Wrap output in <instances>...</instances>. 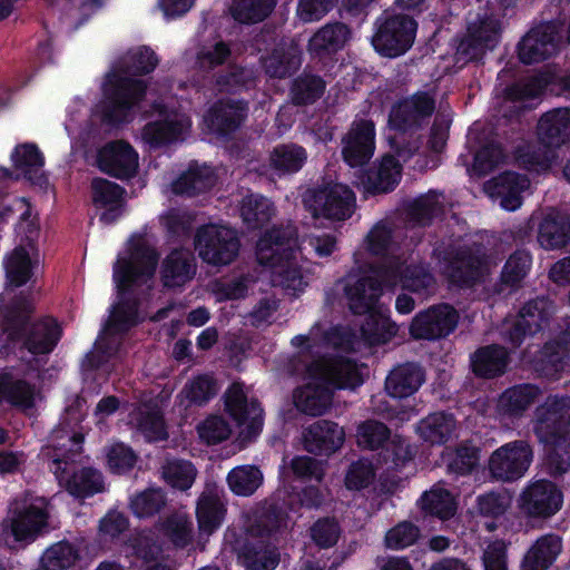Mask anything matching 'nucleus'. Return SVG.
I'll use <instances>...</instances> for the list:
<instances>
[{
	"instance_id": "f257e3e1",
	"label": "nucleus",
	"mask_w": 570,
	"mask_h": 570,
	"mask_svg": "<svg viewBox=\"0 0 570 570\" xmlns=\"http://www.w3.org/2000/svg\"><path fill=\"white\" fill-rule=\"evenodd\" d=\"M158 60L155 53L146 48L129 51L108 75L105 95L108 104L102 110V119L110 124L127 120L128 111L144 96L146 86L142 80L131 79L130 75L148 73L155 69Z\"/></svg>"
},
{
	"instance_id": "f03ea898",
	"label": "nucleus",
	"mask_w": 570,
	"mask_h": 570,
	"mask_svg": "<svg viewBox=\"0 0 570 570\" xmlns=\"http://www.w3.org/2000/svg\"><path fill=\"white\" fill-rule=\"evenodd\" d=\"M380 272L381 266L372 268L368 274L355 281L348 276L344 288L348 307L354 314L370 313V320L362 325V331L374 342L383 340L381 328L386 325V320L373 313L382 294V283L384 284Z\"/></svg>"
},
{
	"instance_id": "7ed1b4c3",
	"label": "nucleus",
	"mask_w": 570,
	"mask_h": 570,
	"mask_svg": "<svg viewBox=\"0 0 570 570\" xmlns=\"http://www.w3.org/2000/svg\"><path fill=\"white\" fill-rule=\"evenodd\" d=\"M158 258V253L147 238L134 235L128 240L126 253L114 266V279L118 291L122 293L151 278L156 272Z\"/></svg>"
},
{
	"instance_id": "20e7f679",
	"label": "nucleus",
	"mask_w": 570,
	"mask_h": 570,
	"mask_svg": "<svg viewBox=\"0 0 570 570\" xmlns=\"http://www.w3.org/2000/svg\"><path fill=\"white\" fill-rule=\"evenodd\" d=\"M194 248L207 265H230L238 256L240 240L235 229L220 224H205L196 229Z\"/></svg>"
},
{
	"instance_id": "39448f33",
	"label": "nucleus",
	"mask_w": 570,
	"mask_h": 570,
	"mask_svg": "<svg viewBox=\"0 0 570 570\" xmlns=\"http://www.w3.org/2000/svg\"><path fill=\"white\" fill-rule=\"evenodd\" d=\"M303 202L313 218L332 222H344L351 218L356 208L354 191L338 183H328L308 189Z\"/></svg>"
},
{
	"instance_id": "423d86ee",
	"label": "nucleus",
	"mask_w": 570,
	"mask_h": 570,
	"mask_svg": "<svg viewBox=\"0 0 570 570\" xmlns=\"http://www.w3.org/2000/svg\"><path fill=\"white\" fill-rule=\"evenodd\" d=\"M49 517L48 504L43 500L26 504V500L16 499L2 529L16 541L29 543L48 528Z\"/></svg>"
},
{
	"instance_id": "0eeeda50",
	"label": "nucleus",
	"mask_w": 570,
	"mask_h": 570,
	"mask_svg": "<svg viewBox=\"0 0 570 570\" xmlns=\"http://www.w3.org/2000/svg\"><path fill=\"white\" fill-rule=\"evenodd\" d=\"M85 413L86 400L77 395L66 407L62 428L53 431L51 443L45 452V455L52 459L55 463L67 462L80 452L83 434L77 432L75 428L81 422Z\"/></svg>"
},
{
	"instance_id": "6e6552de",
	"label": "nucleus",
	"mask_w": 570,
	"mask_h": 570,
	"mask_svg": "<svg viewBox=\"0 0 570 570\" xmlns=\"http://www.w3.org/2000/svg\"><path fill=\"white\" fill-rule=\"evenodd\" d=\"M533 456V448L529 441L514 440L493 451L489 459V471L499 481H515L529 470Z\"/></svg>"
},
{
	"instance_id": "1a4fd4ad",
	"label": "nucleus",
	"mask_w": 570,
	"mask_h": 570,
	"mask_svg": "<svg viewBox=\"0 0 570 570\" xmlns=\"http://www.w3.org/2000/svg\"><path fill=\"white\" fill-rule=\"evenodd\" d=\"M380 275L385 286L402 284L414 293L430 294L436 288V279L423 263H406L400 257H390L381 265Z\"/></svg>"
},
{
	"instance_id": "9d476101",
	"label": "nucleus",
	"mask_w": 570,
	"mask_h": 570,
	"mask_svg": "<svg viewBox=\"0 0 570 570\" xmlns=\"http://www.w3.org/2000/svg\"><path fill=\"white\" fill-rule=\"evenodd\" d=\"M443 272L451 283L472 287L489 273L487 255L480 245L459 248L450 255Z\"/></svg>"
},
{
	"instance_id": "9b49d317",
	"label": "nucleus",
	"mask_w": 570,
	"mask_h": 570,
	"mask_svg": "<svg viewBox=\"0 0 570 570\" xmlns=\"http://www.w3.org/2000/svg\"><path fill=\"white\" fill-rule=\"evenodd\" d=\"M533 432L538 440L570 435V397L549 395L534 411Z\"/></svg>"
},
{
	"instance_id": "f8f14e48",
	"label": "nucleus",
	"mask_w": 570,
	"mask_h": 570,
	"mask_svg": "<svg viewBox=\"0 0 570 570\" xmlns=\"http://www.w3.org/2000/svg\"><path fill=\"white\" fill-rule=\"evenodd\" d=\"M415 21L405 14L386 18L373 37V46L386 57H397L407 51L414 42Z\"/></svg>"
},
{
	"instance_id": "ddd939ff",
	"label": "nucleus",
	"mask_w": 570,
	"mask_h": 570,
	"mask_svg": "<svg viewBox=\"0 0 570 570\" xmlns=\"http://www.w3.org/2000/svg\"><path fill=\"white\" fill-rule=\"evenodd\" d=\"M296 240L297 229L291 224L267 230L256 246L258 264L272 272L284 261L293 259L296 257Z\"/></svg>"
},
{
	"instance_id": "4468645a",
	"label": "nucleus",
	"mask_w": 570,
	"mask_h": 570,
	"mask_svg": "<svg viewBox=\"0 0 570 570\" xmlns=\"http://www.w3.org/2000/svg\"><path fill=\"white\" fill-rule=\"evenodd\" d=\"M500 32V21L492 13L479 16L469 23L466 36L460 41L456 55L465 60L481 58L495 47Z\"/></svg>"
},
{
	"instance_id": "2eb2a0df",
	"label": "nucleus",
	"mask_w": 570,
	"mask_h": 570,
	"mask_svg": "<svg viewBox=\"0 0 570 570\" xmlns=\"http://www.w3.org/2000/svg\"><path fill=\"white\" fill-rule=\"evenodd\" d=\"M313 379H318L335 389L354 390L363 383V375L355 362L346 357L322 356L305 366Z\"/></svg>"
},
{
	"instance_id": "dca6fc26",
	"label": "nucleus",
	"mask_w": 570,
	"mask_h": 570,
	"mask_svg": "<svg viewBox=\"0 0 570 570\" xmlns=\"http://www.w3.org/2000/svg\"><path fill=\"white\" fill-rule=\"evenodd\" d=\"M435 111V98L431 92L419 91L393 106L389 122L402 132L420 128Z\"/></svg>"
},
{
	"instance_id": "f3484780",
	"label": "nucleus",
	"mask_w": 570,
	"mask_h": 570,
	"mask_svg": "<svg viewBox=\"0 0 570 570\" xmlns=\"http://www.w3.org/2000/svg\"><path fill=\"white\" fill-rule=\"evenodd\" d=\"M560 38L559 28L553 22L532 28L519 43V58L530 65L543 61L557 53Z\"/></svg>"
},
{
	"instance_id": "a211bd4d",
	"label": "nucleus",
	"mask_w": 570,
	"mask_h": 570,
	"mask_svg": "<svg viewBox=\"0 0 570 570\" xmlns=\"http://www.w3.org/2000/svg\"><path fill=\"white\" fill-rule=\"evenodd\" d=\"M225 406L229 415L243 428L246 438L255 436L262 429V409L255 400H248L244 387L234 383L225 394Z\"/></svg>"
},
{
	"instance_id": "6ab92c4d",
	"label": "nucleus",
	"mask_w": 570,
	"mask_h": 570,
	"mask_svg": "<svg viewBox=\"0 0 570 570\" xmlns=\"http://www.w3.org/2000/svg\"><path fill=\"white\" fill-rule=\"evenodd\" d=\"M456 324V311L449 305H439L416 315L410 331L415 338L436 340L449 335Z\"/></svg>"
},
{
	"instance_id": "aec40b11",
	"label": "nucleus",
	"mask_w": 570,
	"mask_h": 570,
	"mask_svg": "<svg viewBox=\"0 0 570 570\" xmlns=\"http://www.w3.org/2000/svg\"><path fill=\"white\" fill-rule=\"evenodd\" d=\"M374 124L361 119L354 121L342 139V155L351 167L363 166L373 156L375 148Z\"/></svg>"
},
{
	"instance_id": "412c9836",
	"label": "nucleus",
	"mask_w": 570,
	"mask_h": 570,
	"mask_svg": "<svg viewBox=\"0 0 570 570\" xmlns=\"http://www.w3.org/2000/svg\"><path fill=\"white\" fill-rule=\"evenodd\" d=\"M356 336L347 328L333 327L325 330L321 324H315L307 335H297L292 340V344L307 352L334 348L342 352L355 350Z\"/></svg>"
},
{
	"instance_id": "4be33fe9",
	"label": "nucleus",
	"mask_w": 570,
	"mask_h": 570,
	"mask_svg": "<svg viewBox=\"0 0 570 570\" xmlns=\"http://www.w3.org/2000/svg\"><path fill=\"white\" fill-rule=\"evenodd\" d=\"M561 503V492L552 482L544 480L530 484L520 495V509L530 517H551Z\"/></svg>"
},
{
	"instance_id": "5701e85b",
	"label": "nucleus",
	"mask_w": 570,
	"mask_h": 570,
	"mask_svg": "<svg viewBox=\"0 0 570 570\" xmlns=\"http://www.w3.org/2000/svg\"><path fill=\"white\" fill-rule=\"evenodd\" d=\"M99 168L117 178H130L138 169V155L124 140H116L104 146L98 153Z\"/></svg>"
},
{
	"instance_id": "b1692460",
	"label": "nucleus",
	"mask_w": 570,
	"mask_h": 570,
	"mask_svg": "<svg viewBox=\"0 0 570 570\" xmlns=\"http://www.w3.org/2000/svg\"><path fill=\"white\" fill-rule=\"evenodd\" d=\"M226 513L223 490L216 483H207L196 504L199 535L209 537L222 524Z\"/></svg>"
},
{
	"instance_id": "393cba45",
	"label": "nucleus",
	"mask_w": 570,
	"mask_h": 570,
	"mask_svg": "<svg viewBox=\"0 0 570 570\" xmlns=\"http://www.w3.org/2000/svg\"><path fill=\"white\" fill-rule=\"evenodd\" d=\"M530 186L524 175L503 173L483 184V190L492 199L499 200L502 208L515 210L522 204L521 194Z\"/></svg>"
},
{
	"instance_id": "a878e982",
	"label": "nucleus",
	"mask_w": 570,
	"mask_h": 570,
	"mask_svg": "<svg viewBox=\"0 0 570 570\" xmlns=\"http://www.w3.org/2000/svg\"><path fill=\"white\" fill-rule=\"evenodd\" d=\"M247 105L239 100H218L205 114L206 128L225 136L237 130L247 116Z\"/></svg>"
},
{
	"instance_id": "bb28decb",
	"label": "nucleus",
	"mask_w": 570,
	"mask_h": 570,
	"mask_svg": "<svg viewBox=\"0 0 570 570\" xmlns=\"http://www.w3.org/2000/svg\"><path fill=\"white\" fill-rule=\"evenodd\" d=\"M164 119L147 124L142 129V140L150 147H158L180 138L190 127L189 118L180 112H167L160 107Z\"/></svg>"
},
{
	"instance_id": "cd10ccee",
	"label": "nucleus",
	"mask_w": 570,
	"mask_h": 570,
	"mask_svg": "<svg viewBox=\"0 0 570 570\" xmlns=\"http://www.w3.org/2000/svg\"><path fill=\"white\" fill-rule=\"evenodd\" d=\"M305 449L315 454H332L345 441V432L337 423L320 420L311 424L303 434Z\"/></svg>"
},
{
	"instance_id": "c85d7f7f",
	"label": "nucleus",
	"mask_w": 570,
	"mask_h": 570,
	"mask_svg": "<svg viewBox=\"0 0 570 570\" xmlns=\"http://www.w3.org/2000/svg\"><path fill=\"white\" fill-rule=\"evenodd\" d=\"M296 410L308 416H322L333 405L334 389L317 382L296 387L292 394Z\"/></svg>"
},
{
	"instance_id": "c756f323",
	"label": "nucleus",
	"mask_w": 570,
	"mask_h": 570,
	"mask_svg": "<svg viewBox=\"0 0 570 570\" xmlns=\"http://www.w3.org/2000/svg\"><path fill=\"white\" fill-rule=\"evenodd\" d=\"M538 139L547 147L558 148L570 142V108H556L541 116Z\"/></svg>"
},
{
	"instance_id": "7c9ffc66",
	"label": "nucleus",
	"mask_w": 570,
	"mask_h": 570,
	"mask_svg": "<svg viewBox=\"0 0 570 570\" xmlns=\"http://www.w3.org/2000/svg\"><path fill=\"white\" fill-rule=\"evenodd\" d=\"M36 263V248L32 243L13 248L4 259L7 289L24 285L31 278Z\"/></svg>"
},
{
	"instance_id": "2f4dec72",
	"label": "nucleus",
	"mask_w": 570,
	"mask_h": 570,
	"mask_svg": "<svg viewBox=\"0 0 570 570\" xmlns=\"http://www.w3.org/2000/svg\"><path fill=\"white\" fill-rule=\"evenodd\" d=\"M197 265L188 249H175L166 256L161 265V279L167 287L183 286L196 275Z\"/></svg>"
},
{
	"instance_id": "473e14b6",
	"label": "nucleus",
	"mask_w": 570,
	"mask_h": 570,
	"mask_svg": "<svg viewBox=\"0 0 570 570\" xmlns=\"http://www.w3.org/2000/svg\"><path fill=\"white\" fill-rule=\"evenodd\" d=\"M425 374L421 366L405 363L394 367L385 380L386 393L395 399L414 394L424 382Z\"/></svg>"
},
{
	"instance_id": "72a5a7b5",
	"label": "nucleus",
	"mask_w": 570,
	"mask_h": 570,
	"mask_svg": "<svg viewBox=\"0 0 570 570\" xmlns=\"http://www.w3.org/2000/svg\"><path fill=\"white\" fill-rule=\"evenodd\" d=\"M301 49L294 40L277 45L273 51L264 58L263 67L272 78H285L295 72L301 66Z\"/></svg>"
},
{
	"instance_id": "f704fd0d",
	"label": "nucleus",
	"mask_w": 570,
	"mask_h": 570,
	"mask_svg": "<svg viewBox=\"0 0 570 570\" xmlns=\"http://www.w3.org/2000/svg\"><path fill=\"white\" fill-rule=\"evenodd\" d=\"M509 364V353L500 345H488L476 350L471 356L473 373L483 379L504 374Z\"/></svg>"
},
{
	"instance_id": "c9c22d12",
	"label": "nucleus",
	"mask_w": 570,
	"mask_h": 570,
	"mask_svg": "<svg viewBox=\"0 0 570 570\" xmlns=\"http://www.w3.org/2000/svg\"><path fill=\"white\" fill-rule=\"evenodd\" d=\"M216 175L208 166L193 165L170 185L171 191L180 196H196L213 188Z\"/></svg>"
},
{
	"instance_id": "e433bc0d",
	"label": "nucleus",
	"mask_w": 570,
	"mask_h": 570,
	"mask_svg": "<svg viewBox=\"0 0 570 570\" xmlns=\"http://www.w3.org/2000/svg\"><path fill=\"white\" fill-rule=\"evenodd\" d=\"M562 550L559 535L546 534L540 537L525 553L522 570H547L554 562Z\"/></svg>"
},
{
	"instance_id": "4c0bfd02",
	"label": "nucleus",
	"mask_w": 570,
	"mask_h": 570,
	"mask_svg": "<svg viewBox=\"0 0 570 570\" xmlns=\"http://www.w3.org/2000/svg\"><path fill=\"white\" fill-rule=\"evenodd\" d=\"M401 178V165L393 156H384L380 165L370 169L362 184L370 194H383L392 190Z\"/></svg>"
},
{
	"instance_id": "58836bf2",
	"label": "nucleus",
	"mask_w": 570,
	"mask_h": 570,
	"mask_svg": "<svg viewBox=\"0 0 570 570\" xmlns=\"http://www.w3.org/2000/svg\"><path fill=\"white\" fill-rule=\"evenodd\" d=\"M570 355L553 341L546 343L533 360L535 373L548 380H558L568 366Z\"/></svg>"
},
{
	"instance_id": "ea45409f",
	"label": "nucleus",
	"mask_w": 570,
	"mask_h": 570,
	"mask_svg": "<svg viewBox=\"0 0 570 570\" xmlns=\"http://www.w3.org/2000/svg\"><path fill=\"white\" fill-rule=\"evenodd\" d=\"M541 391L533 384H519L507 389L498 400L501 413L521 416L540 396Z\"/></svg>"
},
{
	"instance_id": "a19ab883",
	"label": "nucleus",
	"mask_w": 570,
	"mask_h": 570,
	"mask_svg": "<svg viewBox=\"0 0 570 570\" xmlns=\"http://www.w3.org/2000/svg\"><path fill=\"white\" fill-rule=\"evenodd\" d=\"M570 220L550 213L539 225L538 242L546 249H559L569 245Z\"/></svg>"
},
{
	"instance_id": "79ce46f5",
	"label": "nucleus",
	"mask_w": 570,
	"mask_h": 570,
	"mask_svg": "<svg viewBox=\"0 0 570 570\" xmlns=\"http://www.w3.org/2000/svg\"><path fill=\"white\" fill-rule=\"evenodd\" d=\"M348 36L350 30L344 23H327L309 39L308 51L315 56L335 52L346 43Z\"/></svg>"
},
{
	"instance_id": "37998d69",
	"label": "nucleus",
	"mask_w": 570,
	"mask_h": 570,
	"mask_svg": "<svg viewBox=\"0 0 570 570\" xmlns=\"http://www.w3.org/2000/svg\"><path fill=\"white\" fill-rule=\"evenodd\" d=\"M556 313V305L547 297H537L527 302L520 309L518 320L521 326L535 334L549 325Z\"/></svg>"
},
{
	"instance_id": "c03bdc74",
	"label": "nucleus",
	"mask_w": 570,
	"mask_h": 570,
	"mask_svg": "<svg viewBox=\"0 0 570 570\" xmlns=\"http://www.w3.org/2000/svg\"><path fill=\"white\" fill-rule=\"evenodd\" d=\"M12 160L17 170L32 184L42 186L46 183L43 175V157L36 145L23 144L16 148Z\"/></svg>"
},
{
	"instance_id": "a18cd8bd",
	"label": "nucleus",
	"mask_w": 570,
	"mask_h": 570,
	"mask_svg": "<svg viewBox=\"0 0 570 570\" xmlns=\"http://www.w3.org/2000/svg\"><path fill=\"white\" fill-rule=\"evenodd\" d=\"M454 429L455 420L452 415L436 412L421 420L416 431L425 442L430 444H443L450 439Z\"/></svg>"
},
{
	"instance_id": "49530a36",
	"label": "nucleus",
	"mask_w": 570,
	"mask_h": 570,
	"mask_svg": "<svg viewBox=\"0 0 570 570\" xmlns=\"http://www.w3.org/2000/svg\"><path fill=\"white\" fill-rule=\"evenodd\" d=\"M244 224L252 229L266 225L275 215L274 204L265 196L250 194L243 198L239 207Z\"/></svg>"
},
{
	"instance_id": "de8ad7c7",
	"label": "nucleus",
	"mask_w": 570,
	"mask_h": 570,
	"mask_svg": "<svg viewBox=\"0 0 570 570\" xmlns=\"http://www.w3.org/2000/svg\"><path fill=\"white\" fill-rule=\"evenodd\" d=\"M554 147H547L539 140L538 144L522 142L514 150L519 166L529 170H547L552 165L556 155Z\"/></svg>"
},
{
	"instance_id": "09e8293b",
	"label": "nucleus",
	"mask_w": 570,
	"mask_h": 570,
	"mask_svg": "<svg viewBox=\"0 0 570 570\" xmlns=\"http://www.w3.org/2000/svg\"><path fill=\"white\" fill-rule=\"evenodd\" d=\"M275 6L276 0H233L229 13L239 23L253 24L265 20Z\"/></svg>"
},
{
	"instance_id": "8fccbe9b",
	"label": "nucleus",
	"mask_w": 570,
	"mask_h": 570,
	"mask_svg": "<svg viewBox=\"0 0 570 570\" xmlns=\"http://www.w3.org/2000/svg\"><path fill=\"white\" fill-rule=\"evenodd\" d=\"M80 559L79 549L62 540L50 546L40 558L42 570H68Z\"/></svg>"
},
{
	"instance_id": "3c124183",
	"label": "nucleus",
	"mask_w": 570,
	"mask_h": 570,
	"mask_svg": "<svg viewBox=\"0 0 570 570\" xmlns=\"http://www.w3.org/2000/svg\"><path fill=\"white\" fill-rule=\"evenodd\" d=\"M264 475L256 465H238L229 471L227 484L236 495H252L263 484Z\"/></svg>"
},
{
	"instance_id": "603ef678",
	"label": "nucleus",
	"mask_w": 570,
	"mask_h": 570,
	"mask_svg": "<svg viewBox=\"0 0 570 570\" xmlns=\"http://www.w3.org/2000/svg\"><path fill=\"white\" fill-rule=\"evenodd\" d=\"M271 281L274 286L282 287L287 294L293 296L304 291L307 286L297 257L284 261V264L276 266V268L271 272Z\"/></svg>"
},
{
	"instance_id": "864d4df0",
	"label": "nucleus",
	"mask_w": 570,
	"mask_h": 570,
	"mask_svg": "<svg viewBox=\"0 0 570 570\" xmlns=\"http://www.w3.org/2000/svg\"><path fill=\"white\" fill-rule=\"evenodd\" d=\"M419 504L423 511L442 520L452 518L456 512V502L453 495L442 488H433L430 491H425Z\"/></svg>"
},
{
	"instance_id": "5fc2aeb1",
	"label": "nucleus",
	"mask_w": 570,
	"mask_h": 570,
	"mask_svg": "<svg viewBox=\"0 0 570 570\" xmlns=\"http://www.w3.org/2000/svg\"><path fill=\"white\" fill-rule=\"evenodd\" d=\"M307 159L302 146L284 144L275 147L269 155L271 166L281 173L298 171Z\"/></svg>"
},
{
	"instance_id": "6e6d98bb",
	"label": "nucleus",
	"mask_w": 570,
	"mask_h": 570,
	"mask_svg": "<svg viewBox=\"0 0 570 570\" xmlns=\"http://www.w3.org/2000/svg\"><path fill=\"white\" fill-rule=\"evenodd\" d=\"M156 527L175 547L185 548L191 542L193 522L186 514L173 513Z\"/></svg>"
},
{
	"instance_id": "4d7b16f0",
	"label": "nucleus",
	"mask_w": 570,
	"mask_h": 570,
	"mask_svg": "<svg viewBox=\"0 0 570 570\" xmlns=\"http://www.w3.org/2000/svg\"><path fill=\"white\" fill-rule=\"evenodd\" d=\"M254 283L255 278L247 274L232 279H216L209 284V288L217 302L235 301L244 298Z\"/></svg>"
},
{
	"instance_id": "13d9d810",
	"label": "nucleus",
	"mask_w": 570,
	"mask_h": 570,
	"mask_svg": "<svg viewBox=\"0 0 570 570\" xmlns=\"http://www.w3.org/2000/svg\"><path fill=\"white\" fill-rule=\"evenodd\" d=\"M161 476L171 488L185 491L195 482L197 470L188 461L168 460L161 466Z\"/></svg>"
},
{
	"instance_id": "bf43d9fd",
	"label": "nucleus",
	"mask_w": 570,
	"mask_h": 570,
	"mask_svg": "<svg viewBox=\"0 0 570 570\" xmlns=\"http://www.w3.org/2000/svg\"><path fill=\"white\" fill-rule=\"evenodd\" d=\"M167 504L166 494L161 489H146L130 500L129 508L138 518H150L159 513Z\"/></svg>"
},
{
	"instance_id": "052dcab7",
	"label": "nucleus",
	"mask_w": 570,
	"mask_h": 570,
	"mask_svg": "<svg viewBox=\"0 0 570 570\" xmlns=\"http://www.w3.org/2000/svg\"><path fill=\"white\" fill-rule=\"evenodd\" d=\"M67 490L75 497H87L104 491V479L99 471L82 468L67 481Z\"/></svg>"
},
{
	"instance_id": "680f3d73",
	"label": "nucleus",
	"mask_w": 570,
	"mask_h": 570,
	"mask_svg": "<svg viewBox=\"0 0 570 570\" xmlns=\"http://www.w3.org/2000/svg\"><path fill=\"white\" fill-rule=\"evenodd\" d=\"M120 334L121 333L109 330L108 327L104 328L92 351L87 355V362L90 367H99L118 353L120 347Z\"/></svg>"
},
{
	"instance_id": "e2e57ef3",
	"label": "nucleus",
	"mask_w": 570,
	"mask_h": 570,
	"mask_svg": "<svg viewBox=\"0 0 570 570\" xmlns=\"http://www.w3.org/2000/svg\"><path fill=\"white\" fill-rule=\"evenodd\" d=\"M325 89V82L317 76L303 75L294 80L291 95L295 105L314 104L321 98Z\"/></svg>"
},
{
	"instance_id": "0e129e2a",
	"label": "nucleus",
	"mask_w": 570,
	"mask_h": 570,
	"mask_svg": "<svg viewBox=\"0 0 570 570\" xmlns=\"http://www.w3.org/2000/svg\"><path fill=\"white\" fill-rule=\"evenodd\" d=\"M218 392L216 380L208 374H202L190 380L181 391V396L188 404L204 405Z\"/></svg>"
},
{
	"instance_id": "69168bd1",
	"label": "nucleus",
	"mask_w": 570,
	"mask_h": 570,
	"mask_svg": "<svg viewBox=\"0 0 570 570\" xmlns=\"http://www.w3.org/2000/svg\"><path fill=\"white\" fill-rule=\"evenodd\" d=\"M137 303L134 299L121 297L114 306L106 327L118 333H125L138 323Z\"/></svg>"
},
{
	"instance_id": "338daca9",
	"label": "nucleus",
	"mask_w": 570,
	"mask_h": 570,
	"mask_svg": "<svg viewBox=\"0 0 570 570\" xmlns=\"http://www.w3.org/2000/svg\"><path fill=\"white\" fill-rule=\"evenodd\" d=\"M391 438L390 429L376 420H367L357 426L356 442L366 450L381 448Z\"/></svg>"
},
{
	"instance_id": "774afa93",
	"label": "nucleus",
	"mask_w": 570,
	"mask_h": 570,
	"mask_svg": "<svg viewBox=\"0 0 570 570\" xmlns=\"http://www.w3.org/2000/svg\"><path fill=\"white\" fill-rule=\"evenodd\" d=\"M539 441L550 446L548 464L551 473H566L570 469V434Z\"/></svg>"
}]
</instances>
